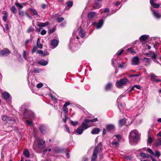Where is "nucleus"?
<instances>
[{"label": "nucleus", "instance_id": "f257e3e1", "mask_svg": "<svg viewBox=\"0 0 161 161\" xmlns=\"http://www.w3.org/2000/svg\"><path fill=\"white\" fill-rule=\"evenodd\" d=\"M129 138V142L130 144L133 145L136 144L140 138L138 131L136 130L131 131Z\"/></svg>", "mask_w": 161, "mask_h": 161}, {"label": "nucleus", "instance_id": "f704fd0d", "mask_svg": "<svg viewBox=\"0 0 161 161\" xmlns=\"http://www.w3.org/2000/svg\"><path fill=\"white\" fill-rule=\"evenodd\" d=\"M48 22H46L45 23H39L38 24L37 26L39 27H45L48 25Z\"/></svg>", "mask_w": 161, "mask_h": 161}, {"label": "nucleus", "instance_id": "ddd939ff", "mask_svg": "<svg viewBox=\"0 0 161 161\" xmlns=\"http://www.w3.org/2000/svg\"><path fill=\"white\" fill-rule=\"evenodd\" d=\"M97 15L94 12H90L87 14V18L89 20H91Z\"/></svg>", "mask_w": 161, "mask_h": 161}, {"label": "nucleus", "instance_id": "a18cd8bd", "mask_svg": "<svg viewBox=\"0 0 161 161\" xmlns=\"http://www.w3.org/2000/svg\"><path fill=\"white\" fill-rule=\"evenodd\" d=\"M64 20V18L62 17H60L57 18V20L58 23H60Z\"/></svg>", "mask_w": 161, "mask_h": 161}, {"label": "nucleus", "instance_id": "864d4df0", "mask_svg": "<svg viewBox=\"0 0 161 161\" xmlns=\"http://www.w3.org/2000/svg\"><path fill=\"white\" fill-rule=\"evenodd\" d=\"M63 111L65 113V114L67 113L68 112V108H67V107L64 106L63 108Z\"/></svg>", "mask_w": 161, "mask_h": 161}, {"label": "nucleus", "instance_id": "bf43d9fd", "mask_svg": "<svg viewBox=\"0 0 161 161\" xmlns=\"http://www.w3.org/2000/svg\"><path fill=\"white\" fill-rule=\"evenodd\" d=\"M64 118L63 119V120L64 123H66L67 119L68 118V115L66 114H65L64 115Z\"/></svg>", "mask_w": 161, "mask_h": 161}, {"label": "nucleus", "instance_id": "c756f323", "mask_svg": "<svg viewBox=\"0 0 161 161\" xmlns=\"http://www.w3.org/2000/svg\"><path fill=\"white\" fill-rule=\"evenodd\" d=\"M73 5V3L71 1H69L67 2V5L66 6L65 8L66 9H69L72 7Z\"/></svg>", "mask_w": 161, "mask_h": 161}, {"label": "nucleus", "instance_id": "412c9836", "mask_svg": "<svg viewBox=\"0 0 161 161\" xmlns=\"http://www.w3.org/2000/svg\"><path fill=\"white\" fill-rule=\"evenodd\" d=\"M101 6V4H100L99 3H95L92 9L94 10L95 9H97L100 8Z\"/></svg>", "mask_w": 161, "mask_h": 161}, {"label": "nucleus", "instance_id": "ea45409f", "mask_svg": "<svg viewBox=\"0 0 161 161\" xmlns=\"http://www.w3.org/2000/svg\"><path fill=\"white\" fill-rule=\"evenodd\" d=\"M135 88L137 89H141V87L140 86L138 85H135L131 88L130 90H134Z\"/></svg>", "mask_w": 161, "mask_h": 161}, {"label": "nucleus", "instance_id": "1a4fd4ad", "mask_svg": "<svg viewBox=\"0 0 161 161\" xmlns=\"http://www.w3.org/2000/svg\"><path fill=\"white\" fill-rule=\"evenodd\" d=\"M10 52L7 49H4L0 51V56H6L8 55Z\"/></svg>", "mask_w": 161, "mask_h": 161}, {"label": "nucleus", "instance_id": "393cba45", "mask_svg": "<svg viewBox=\"0 0 161 161\" xmlns=\"http://www.w3.org/2000/svg\"><path fill=\"white\" fill-rule=\"evenodd\" d=\"M150 3L152 6H153V7L155 8H158L160 6L159 4H155L153 3V0H150Z\"/></svg>", "mask_w": 161, "mask_h": 161}, {"label": "nucleus", "instance_id": "37998d69", "mask_svg": "<svg viewBox=\"0 0 161 161\" xmlns=\"http://www.w3.org/2000/svg\"><path fill=\"white\" fill-rule=\"evenodd\" d=\"M26 121L27 124L29 126L32 127L33 125V124L31 121H29L28 120H27Z\"/></svg>", "mask_w": 161, "mask_h": 161}, {"label": "nucleus", "instance_id": "3c124183", "mask_svg": "<svg viewBox=\"0 0 161 161\" xmlns=\"http://www.w3.org/2000/svg\"><path fill=\"white\" fill-rule=\"evenodd\" d=\"M147 151L153 155H154V153L153 152L152 150L150 148H148L147 149Z\"/></svg>", "mask_w": 161, "mask_h": 161}, {"label": "nucleus", "instance_id": "09e8293b", "mask_svg": "<svg viewBox=\"0 0 161 161\" xmlns=\"http://www.w3.org/2000/svg\"><path fill=\"white\" fill-rule=\"evenodd\" d=\"M19 15L21 17H23L25 15V13L24 12L20 10H19Z\"/></svg>", "mask_w": 161, "mask_h": 161}, {"label": "nucleus", "instance_id": "dca6fc26", "mask_svg": "<svg viewBox=\"0 0 161 161\" xmlns=\"http://www.w3.org/2000/svg\"><path fill=\"white\" fill-rule=\"evenodd\" d=\"M78 31H79V34L80 36L83 38L85 35V31L84 30H82L81 27H79L78 29Z\"/></svg>", "mask_w": 161, "mask_h": 161}, {"label": "nucleus", "instance_id": "bb28decb", "mask_svg": "<svg viewBox=\"0 0 161 161\" xmlns=\"http://www.w3.org/2000/svg\"><path fill=\"white\" fill-rule=\"evenodd\" d=\"M36 45L37 47L39 49H42V44L40 43V39L38 38L37 41Z\"/></svg>", "mask_w": 161, "mask_h": 161}, {"label": "nucleus", "instance_id": "6e6552de", "mask_svg": "<svg viewBox=\"0 0 161 161\" xmlns=\"http://www.w3.org/2000/svg\"><path fill=\"white\" fill-rule=\"evenodd\" d=\"M87 120L88 119H85L84 121L82 122L81 126H80L84 130L87 129L89 127L87 124L89 122Z\"/></svg>", "mask_w": 161, "mask_h": 161}, {"label": "nucleus", "instance_id": "20e7f679", "mask_svg": "<svg viewBox=\"0 0 161 161\" xmlns=\"http://www.w3.org/2000/svg\"><path fill=\"white\" fill-rule=\"evenodd\" d=\"M102 143L101 142H99L97 147H96L93 151V154L91 157V161H96L97 158V154L99 150L102 152Z\"/></svg>", "mask_w": 161, "mask_h": 161}, {"label": "nucleus", "instance_id": "0eeeda50", "mask_svg": "<svg viewBox=\"0 0 161 161\" xmlns=\"http://www.w3.org/2000/svg\"><path fill=\"white\" fill-rule=\"evenodd\" d=\"M3 98L6 101L8 102H10L11 101V97L10 95L7 92H4L2 94Z\"/></svg>", "mask_w": 161, "mask_h": 161}, {"label": "nucleus", "instance_id": "c9c22d12", "mask_svg": "<svg viewBox=\"0 0 161 161\" xmlns=\"http://www.w3.org/2000/svg\"><path fill=\"white\" fill-rule=\"evenodd\" d=\"M10 10L14 14L17 12V10L14 6H13L11 7Z\"/></svg>", "mask_w": 161, "mask_h": 161}, {"label": "nucleus", "instance_id": "58836bf2", "mask_svg": "<svg viewBox=\"0 0 161 161\" xmlns=\"http://www.w3.org/2000/svg\"><path fill=\"white\" fill-rule=\"evenodd\" d=\"M153 155L155 157H157L158 158L160 156L161 153L159 151H156L155 153H154V155Z\"/></svg>", "mask_w": 161, "mask_h": 161}, {"label": "nucleus", "instance_id": "4be33fe9", "mask_svg": "<svg viewBox=\"0 0 161 161\" xmlns=\"http://www.w3.org/2000/svg\"><path fill=\"white\" fill-rule=\"evenodd\" d=\"M149 37V36L147 35H143L139 38V39L141 41H146Z\"/></svg>", "mask_w": 161, "mask_h": 161}, {"label": "nucleus", "instance_id": "a19ab883", "mask_svg": "<svg viewBox=\"0 0 161 161\" xmlns=\"http://www.w3.org/2000/svg\"><path fill=\"white\" fill-rule=\"evenodd\" d=\"M128 52L131 53H136V52L134 50L133 48L131 47L128 49Z\"/></svg>", "mask_w": 161, "mask_h": 161}, {"label": "nucleus", "instance_id": "2f4dec72", "mask_svg": "<svg viewBox=\"0 0 161 161\" xmlns=\"http://www.w3.org/2000/svg\"><path fill=\"white\" fill-rule=\"evenodd\" d=\"M140 155L142 158H147L149 157V155L147 153H141Z\"/></svg>", "mask_w": 161, "mask_h": 161}, {"label": "nucleus", "instance_id": "4d7b16f0", "mask_svg": "<svg viewBox=\"0 0 161 161\" xmlns=\"http://www.w3.org/2000/svg\"><path fill=\"white\" fill-rule=\"evenodd\" d=\"M8 17V15H4L3 17V20L5 22H6L7 21V19Z\"/></svg>", "mask_w": 161, "mask_h": 161}, {"label": "nucleus", "instance_id": "6ab92c4d", "mask_svg": "<svg viewBox=\"0 0 161 161\" xmlns=\"http://www.w3.org/2000/svg\"><path fill=\"white\" fill-rule=\"evenodd\" d=\"M74 37L75 36H74L71 38L70 40V43L69 45V47L70 49H71L72 48L73 46H74V43H75V42Z\"/></svg>", "mask_w": 161, "mask_h": 161}, {"label": "nucleus", "instance_id": "5fc2aeb1", "mask_svg": "<svg viewBox=\"0 0 161 161\" xmlns=\"http://www.w3.org/2000/svg\"><path fill=\"white\" fill-rule=\"evenodd\" d=\"M151 57L155 59L157 57V55L154 52L152 53L151 54Z\"/></svg>", "mask_w": 161, "mask_h": 161}, {"label": "nucleus", "instance_id": "6e6d98bb", "mask_svg": "<svg viewBox=\"0 0 161 161\" xmlns=\"http://www.w3.org/2000/svg\"><path fill=\"white\" fill-rule=\"evenodd\" d=\"M153 141L152 138L151 137H148L147 140V143L150 144L153 142Z\"/></svg>", "mask_w": 161, "mask_h": 161}, {"label": "nucleus", "instance_id": "8fccbe9b", "mask_svg": "<svg viewBox=\"0 0 161 161\" xmlns=\"http://www.w3.org/2000/svg\"><path fill=\"white\" fill-rule=\"evenodd\" d=\"M26 52L25 51H23V58L26 60L27 61H28L27 57H26Z\"/></svg>", "mask_w": 161, "mask_h": 161}, {"label": "nucleus", "instance_id": "9b49d317", "mask_svg": "<svg viewBox=\"0 0 161 161\" xmlns=\"http://www.w3.org/2000/svg\"><path fill=\"white\" fill-rule=\"evenodd\" d=\"M39 129L41 133L44 134L47 132V128L44 125H42L39 127Z\"/></svg>", "mask_w": 161, "mask_h": 161}, {"label": "nucleus", "instance_id": "cd10ccee", "mask_svg": "<svg viewBox=\"0 0 161 161\" xmlns=\"http://www.w3.org/2000/svg\"><path fill=\"white\" fill-rule=\"evenodd\" d=\"M161 145V138H158L155 142V146L156 147Z\"/></svg>", "mask_w": 161, "mask_h": 161}, {"label": "nucleus", "instance_id": "e433bc0d", "mask_svg": "<svg viewBox=\"0 0 161 161\" xmlns=\"http://www.w3.org/2000/svg\"><path fill=\"white\" fill-rule=\"evenodd\" d=\"M127 64L126 62H122L119 65V67L120 68H123L127 66Z\"/></svg>", "mask_w": 161, "mask_h": 161}, {"label": "nucleus", "instance_id": "423d86ee", "mask_svg": "<svg viewBox=\"0 0 161 161\" xmlns=\"http://www.w3.org/2000/svg\"><path fill=\"white\" fill-rule=\"evenodd\" d=\"M115 137H116V138L114 140V141L111 143V144L114 147H116L119 145V142L121 138V136L119 135H115L114 136L113 138H114Z\"/></svg>", "mask_w": 161, "mask_h": 161}, {"label": "nucleus", "instance_id": "7ed1b4c3", "mask_svg": "<svg viewBox=\"0 0 161 161\" xmlns=\"http://www.w3.org/2000/svg\"><path fill=\"white\" fill-rule=\"evenodd\" d=\"M45 141L42 139H39L38 141V144L36 145L35 143H34L33 145V148L34 150L37 152H38V149L42 150L45 147Z\"/></svg>", "mask_w": 161, "mask_h": 161}, {"label": "nucleus", "instance_id": "052dcab7", "mask_svg": "<svg viewBox=\"0 0 161 161\" xmlns=\"http://www.w3.org/2000/svg\"><path fill=\"white\" fill-rule=\"evenodd\" d=\"M124 52L123 50H120V51H118L117 53V55L118 56L120 55Z\"/></svg>", "mask_w": 161, "mask_h": 161}, {"label": "nucleus", "instance_id": "e2e57ef3", "mask_svg": "<svg viewBox=\"0 0 161 161\" xmlns=\"http://www.w3.org/2000/svg\"><path fill=\"white\" fill-rule=\"evenodd\" d=\"M117 60L116 59H112V64L113 65V66L114 67V66L116 64L115 63V62H116L117 61Z\"/></svg>", "mask_w": 161, "mask_h": 161}, {"label": "nucleus", "instance_id": "a878e982", "mask_svg": "<svg viewBox=\"0 0 161 161\" xmlns=\"http://www.w3.org/2000/svg\"><path fill=\"white\" fill-rule=\"evenodd\" d=\"M84 130L80 126L78 128L76 129V132L79 135H80L82 133Z\"/></svg>", "mask_w": 161, "mask_h": 161}, {"label": "nucleus", "instance_id": "f3484780", "mask_svg": "<svg viewBox=\"0 0 161 161\" xmlns=\"http://www.w3.org/2000/svg\"><path fill=\"white\" fill-rule=\"evenodd\" d=\"M115 129V126L113 124H108L106 126V130L108 131H111Z\"/></svg>", "mask_w": 161, "mask_h": 161}, {"label": "nucleus", "instance_id": "0e129e2a", "mask_svg": "<svg viewBox=\"0 0 161 161\" xmlns=\"http://www.w3.org/2000/svg\"><path fill=\"white\" fill-rule=\"evenodd\" d=\"M159 43L157 42H155V44L154 45V47L155 48H157L158 46L159 45Z\"/></svg>", "mask_w": 161, "mask_h": 161}, {"label": "nucleus", "instance_id": "f03ea898", "mask_svg": "<svg viewBox=\"0 0 161 161\" xmlns=\"http://www.w3.org/2000/svg\"><path fill=\"white\" fill-rule=\"evenodd\" d=\"M21 111L24 117L32 120L34 119L35 115L34 113L28 109L25 106H22L21 108Z\"/></svg>", "mask_w": 161, "mask_h": 161}, {"label": "nucleus", "instance_id": "aec40b11", "mask_svg": "<svg viewBox=\"0 0 161 161\" xmlns=\"http://www.w3.org/2000/svg\"><path fill=\"white\" fill-rule=\"evenodd\" d=\"M38 63L42 66H45L48 64V62L44 59H41L38 62Z\"/></svg>", "mask_w": 161, "mask_h": 161}, {"label": "nucleus", "instance_id": "a211bd4d", "mask_svg": "<svg viewBox=\"0 0 161 161\" xmlns=\"http://www.w3.org/2000/svg\"><path fill=\"white\" fill-rule=\"evenodd\" d=\"M154 74H152L151 76V79L153 82H159L161 81V80L157 79Z\"/></svg>", "mask_w": 161, "mask_h": 161}, {"label": "nucleus", "instance_id": "9d476101", "mask_svg": "<svg viewBox=\"0 0 161 161\" xmlns=\"http://www.w3.org/2000/svg\"><path fill=\"white\" fill-rule=\"evenodd\" d=\"M139 62V58L137 56L134 57L131 60V64L132 65H136L138 64Z\"/></svg>", "mask_w": 161, "mask_h": 161}, {"label": "nucleus", "instance_id": "7c9ffc66", "mask_svg": "<svg viewBox=\"0 0 161 161\" xmlns=\"http://www.w3.org/2000/svg\"><path fill=\"white\" fill-rule=\"evenodd\" d=\"M125 124V119H122L119 121V125L121 127L122 126Z\"/></svg>", "mask_w": 161, "mask_h": 161}, {"label": "nucleus", "instance_id": "13d9d810", "mask_svg": "<svg viewBox=\"0 0 161 161\" xmlns=\"http://www.w3.org/2000/svg\"><path fill=\"white\" fill-rule=\"evenodd\" d=\"M37 50V48L36 47L34 46L33 47L32 50V53L33 54V53L36 52Z\"/></svg>", "mask_w": 161, "mask_h": 161}, {"label": "nucleus", "instance_id": "39448f33", "mask_svg": "<svg viewBox=\"0 0 161 161\" xmlns=\"http://www.w3.org/2000/svg\"><path fill=\"white\" fill-rule=\"evenodd\" d=\"M128 80L126 78H122L117 80L116 82V86L118 88H122L123 86L126 84Z\"/></svg>", "mask_w": 161, "mask_h": 161}, {"label": "nucleus", "instance_id": "5701e85b", "mask_svg": "<svg viewBox=\"0 0 161 161\" xmlns=\"http://www.w3.org/2000/svg\"><path fill=\"white\" fill-rule=\"evenodd\" d=\"M100 130L97 128H95L93 129L91 131L92 134H98L100 132Z\"/></svg>", "mask_w": 161, "mask_h": 161}, {"label": "nucleus", "instance_id": "603ef678", "mask_svg": "<svg viewBox=\"0 0 161 161\" xmlns=\"http://www.w3.org/2000/svg\"><path fill=\"white\" fill-rule=\"evenodd\" d=\"M70 124L72 125L75 126L77 125L78 122L76 121H74L72 120L70 121Z\"/></svg>", "mask_w": 161, "mask_h": 161}, {"label": "nucleus", "instance_id": "49530a36", "mask_svg": "<svg viewBox=\"0 0 161 161\" xmlns=\"http://www.w3.org/2000/svg\"><path fill=\"white\" fill-rule=\"evenodd\" d=\"M87 121H88L89 122H96L98 121V120L97 118H95L94 119H88Z\"/></svg>", "mask_w": 161, "mask_h": 161}, {"label": "nucleus", "instance_id": "473e14b6", "mask_svg": "<svg viewBox=\"0 0 161 161\" xmlns=\"http://www.w3.org/2000/svg\"><path fill=\"white\" fill-rule=\"evenodd\" d=\"M112 83L109 82L105 86V90L106 91H108L109 90L112 86Z\"/></svg>", "mask_w": 161, "mask_h": 161}, {"label": "nucleus", "instance_id": "f8f14e48", "mask_svg": "<svg viewBox=\"0 0 161 161\" xmlns=\"http://www.w3.org/2000/svg\"><path fill=\"white\" fill-rule=\"evenodd\" d=\"M103 21L102 19L100 20L99 21L97 22H94L93 23V24L95 25L96 27V28L99 29L100 28L103 26Z\"/></svg>", "mask_w": 161, "mask_h": 161}, {"label": "nucleus", "instance_id": "680f3d73", "mask_svg": "<svg viewBox=\"0 0 161 161\" xmlns=\"http://www.w3.org/2000/svg\"><path fill=\"white\" fill-rule=\"evenodd\" d=\"M43 86V84L42 83H40L37 84L36 85V87L38 88H40L42 87Z\"/></svg>", "mask_w": 161, "mask_h": 161}, {"label": "nucleus", "instance_id": "774afa93", "mask_svg": "<svg viewBox=\"0 0 161 161\" xmlns=\"http://www.w3.org/2000/svg\"><path fill=\"white\" fill-rule=\"evenodd\" d=\"M33 31V29L31 28V27H30L27 31V32L28 33H30L31 31Z\"/></svg>", "mask_w": 161, "mask_h": 161}, {"label": "nucleus", "instance_id": "de8ad7c7", "mask_svg": "<svg viewBox=\"0 0 161 161\" xmlns=\"http://www.w3.org/2000/svg\"><path fill=\"white\" fill-rule=\"evenodd\" d=\"M15 5L16 6L18 7L20 9H21L23 8V7L22 5L18 2H16L15 3Z\"/></svg>", "mask_w": 161, "mask_h": 161}, {"label": "nucleus", "instance_id": "4c0bfd02", "mask_svg": "<svg viewBox=\"0 0 161 161\" xmlns=\"http://www.w3.org/2000/svg\"><path fill=\"white\" fill-rule=\"evenodd\" d=\"M23 153L26 157H28L30 155V153L27 150H24Z\"/></svg>", "mask_w": 161, "mask_h": 161}, {"label": "nucleus", "instance_id": "338daca9", "mask_svg": "<svg viewBox=\"0 0 161 161\" xmlns=\"http://www.w3.org/2000/svg\"><path fill=\"white\" fill-rule=\"evenodd\" d=\"M46 33V31L45 30H43L41 32V34L42 35H44Z\"/></svg>", "mask_w": 161, "mask_h": 161}, {"label": "nucleus", "instance_id": "2eb2a0df", "mask_svg": "<svg viewBox=\"0 0 161 161\" xmlns=\"http://www.w3.org/2000/svg\"><path fill=\"white\" fill-rule=\"evenodd\" d=\"M59 42V41L55 39H53L51 41V44L53 47V48H54L56 47Z\"/></svg>", "mask_w": 161, "mask_h": 161}, {"label": "nucleus", "instance_id": "72a5a7b5", "mask_svg": "<svg viewBox=\"0 0 161 161\" xmlns=\"http://www.w3.org/2000/svg\"><path fill=\"white\" fill-rule=\"evenodd\" d=\"M2 119L3 121L11 120V119L8 116L3 115L2 116Z\"/></svg>", "mask_w": 161, "mask_h": 161}, {"label": "nucleus", "instance_id": "b1692460", "mask_svg": "<svg viewBox=\"0 0 161 161\" xmlns=\"http://www.w3.org/2000/svg\"><path fill=\"white\" fill-rule=\"evenodd\" d=\"M109 12V9L108 8H105L103 12L104 15V17H106L108 15Z\"/></svg>", "mask_w": 161, "mask_h": 161}, {"label": "nucleus", "instance_id": "69168bd1", "mask_svg": "<svg viewBox=\"0 0 161 161\" xmlns=\"http://www.w3.org/2000/svg\"><path fill=\"white\" fill-rule=\"evenodd\" d=\"M37 53H39V54H41V55L42 56L43 53V51L42 50H38L37 51Z\"/></svg>", "mask_w": 161, "mask_h": 161}, {"label": "nucleus", "instance_id": "79ce46f5", "mask_svg": "<svg viewBox=\"0 0 161 161\" xmlns=\"http://www.w3.org/2000/svg\"><path fill=\"white\" fill-rule=\"evenodd\" d=\"M33 71L35 73H39L42 71V70L39 68L35 69Z\"/></svg>", "mask_w": 161, "mask_h": 161}, {"label": "nucleus", "instance_id": "c85d7f7f", "mask_svg": "<svg viewBox=\"0 0 161 161\" xmlns=\"http://www.w3.org/2000/svg\"><path fill=\"white\" fill-rule=\"evenodd\" d=\"M144 62L146 63V65H149L150 64L151 60L150 58H143Z\"/></svg>", "mask_w": 161, "mask_h": 161}, {"label": "nucleus", "instance_id": "c03bdc74", "mask_svg": "<svg viewBox=\"0 0 161 161\" xmlns=\"http://www.w3.org/2000/svg\"><path fill=\"white\" fill-rule=\"evenodd\" d=\"M30 10L33 12L34 14L36 16H38V13L33 8L30 9Z\"/></svg>", "mask_w": 161, "mask_h": 161}, {"label": "nucleus", "instance_id": "4468645a", "mask_svg": "<svg viewBox=\"0 0 161 161\" xmlns=\"http://www.w3.org/2000/svg\"><path fill=\"white\" fill-rule=\"evenodd\" d=\"M151 10L153 12V14L154 17L157 19H159L161 18V14L158 13L156 11L153 10L152 8Z\"/></svg>", "mask_w": 161, "mask_h": 161}]
</instances>
